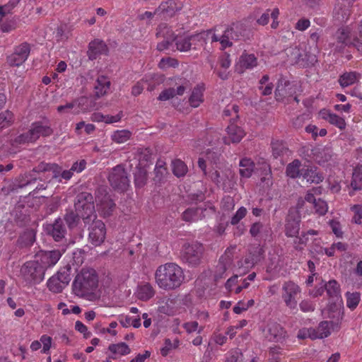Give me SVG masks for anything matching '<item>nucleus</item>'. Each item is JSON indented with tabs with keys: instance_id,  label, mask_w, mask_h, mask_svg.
Instances as JSON below:
<instances>
[{
	"instance_id": "42",
	"label": "nucleus",
	"mask_w": 362,
	"mask_h": 362,
	"mask_svg": "<svg viewBox=\"0 0 362 362\" xmlns=\"http://www.w3.org/2000/svg\"><path fill=\"white\" fill-rule=\"evenodd\" d=\"M358 76L359 74L354 71L344 73L339 76V83L343 88L348 87L357 81Z\"/></svg>"
},
{
	"instance_id": "22",
	"label": "nucleus",
	"mask_w": 362,
	"mask_h": 362,
	"mask_svg": "<svg viewBox=\"0 0 362 362\" xmlns=\"http://www.w3.org/2000/svg\"><path fill=\"white\" fill-rule=\"evenodd\" d=\"M227 134L228 136L224 138L226 144H229L230 142L238 143L245 135L244 130L233 123L227 127Z\"/></svg>"
},
{
	"instance_id": "37",
	"label": "nucleus",
	"mask_w": 362,
	"mask_h": 362,
	"mask_svg": "<svg viewBox=\"0 0 362 362\" xmlns=\"http://www.w3.org/2000/svg\"><path fill=\"white\" fill-rule=\"evenodd\" d=\"M155 295V291L149 283L139 285L137 288L138 298L146 301Z\"/></svg>"
},
{
	"instance_id": "28",
	"label": "nucleus",
	"mask_w": 362,
	"mask_h": 362,
	"mask_svg": "<svg viewBox=\"0 0 362 362\" xmlns=\"http://www.w3.org/2000/svg\"><path fill=\"white\" fill-rule=\"evenodd\" d=\"M110 87V80L105 76H100L95 81L94 86L95 95L99 98L105 95L109 90Z\"/></svg>"
},
{
	"instance_id": "20",
	"label": "nucleus",
	"mask_w": 362,
	"mask_h": 362,
	"mask_svg": "<svg viewBox=\"0 0 362 362\" xmlns=\"http://www.w3.org/2000/svg\"><path fill=\"white\" fill-rule=\"evenodd\" d=\"M300 217L296 213L288 214L285 224V234L287 237H296L300 231Z\"/></svg>"
},
{
	"instance_id": "21",
	"label": "nucleus",
	"mask_w": 362,
	"mask_h": 362,
	"mask_svg": "<svg viewBox=\"0 0 362 362\" xmlns=\"http://www.w3.org/2000/svg\"><path fill=\"white\" fill-rule=\"evenodd\" d=\"M34 141H37L41 136H48L53 133V130L48 125H44L42 122L33 123L29 129Z\"/></svg>"
},
{
	"instance_id": "53",
	"label": "nucleus",
	"mask_w": 362,
	"mask_h": 362,
	"mask_svg": "<svg viewBox=\"0 0 362 362\" xmlns=\"http://www.w3.org/2000/svg\"><path fill=\"white\" fill-rule=\"evenodd\" d=\"M317 339H323L327 337L330 334L329 323L328 321L321 322L317 328H315Z\"/></svg>"
},
{
	"instance_id": "35",
	"label": "nucleus",
	"mask_w": 362,
	"mask_h": 362,
	"mask_svg": "<svg viewBox=\"0 0 362 362\" xmlns=\"http://www.w3.org/2000/svg\"><path fill=\"white\" fill-rule=\"evenodd\" d=\"M325 289L327 291V296L332 300L337 301L341 299L340 286L337 281H329L325 284Z\"/></svg>"
},
{
	"instance_id": "39",
	"label": "nucleus",
	"mask_w": 362,
	"mask_h": 362,
	"mask_svg": "<svg viewBox=\"0 0 362 362\" xmlns=\"http://www.w3.org/2000/svg\"><path fill=\"white\" fill-rule=\"evenodd\" d=\"M351 29L349 26L341 27L337 30L335 37L338 43L341 44V47L348 45L350 41Z\"/></svg>"
},
{
	"instance_id": "6",
	"label": "nucleus",
	"mask_w": 362,
	"mask_h": 362,
	"mask_svg": "<svg viewBox=\"0 0 362 362\" xmlns=\"http://www.w3.org/2000/svg\"><path fill=\"white\" fill-rule=\"evenodd\" d=\"M111 187L119 192H125L129 187V173L122 165H117L111 169L108 175Z\"/></svg>"
},
{
	"instance_id": "19",
	"label": "nucleus",
	"mask_w": 362,
	"mask_h": 362,
	"mask_svg": "<svg viewBox=\"0 0 362 362\" xmlns=\"http://www.w3.org/2000/svg\"><path fill=\"white\" fill-rule=\"evenodd\" d=\"M107 52L108 47L103 40L95 39L89 42L87 52L89 59H96L100 55L107 54Z\"/></svg>"
},
{
	"instance_id": "8",
	"label": "nucleus",
	"mask_w": 362,
	"mask_h": 362,
	"mask_svg": "<svg viewBox=\"0 0 362 362\" xmlns=\"http://www.w3.org/2000/svg\"><path fill=\"white\" fill-rule=\"evenodd\" d=\"M30 52V45L28 42H23L16 47L13 52L7 57V63L11 66H19L27 60Z\"/></svg>"
},
{
	"instance_id": "55",
	"label": "nucleus",
	"mask_w": 362,
	"mask_h": 362,
	"mask_svg": "<svg viewBox=\"0 0 362 362\" xmlns=\"http://www.w3.org/2000/svg\"><path fill=\"white\" fill-rule=\"evenodd\" d=\"M344 313L338 310L336 317L334 316H329L330 318H334L332 320L328 321L329 323L330 332H337L341 328V320L343 319Z\"/></svg>"
},
{
	"instance_id": "13",
	"label": "nucleus",
	"mask_w": 362,
	"mask_h": 362,
	"mask_svg": "<svg viewBox=\"0 0 362 362\" xmlns=\"http://www.w3.org/2000/svg\"><path fill=\"white\" fill-rule=\"evenodd\" d=\"M182 8V2L178 0H167L160 3L155 10V13L164 18H171Z\"/></svg>"
},
{
	"instance_id": "41",
	"label": "nucleus",
	"mask_w": 362,
	"mask_h": 362,
	"mask_svg": "<svg viewBox=\"0 0 362 362\" xmlns=\"http://www.w3.org/2000/svg\"><path fill=\"white\" fill-rule=\"evenodd\" d=\"M204 210L199 207L189 208L182 213V219L185 221H196L201 218Z\"/></svg>"
},
{
	"instance_id": "15",
	"label": "nucleus",
	"mask_w": 362,
	"mask_h": 362,
	"mask_svg": "<svg viewBox=\"0 0 362 362\" xmlns=\"http://www.w3.org/2000/svg\"><path fill=\"white\" fill-rule=\"evenodd\" d=\"M45 230L56 242L62 241L66 234V228L64 224L63 219L60 217L55 219L53 223L47 224L45 226Z\"/></svg>"
},
{
	"instance_id": "3",
	"label": "nucleus",
	"mask_w": 362,
	"mask_h": 362,
	"mask_svg": "<svg viewBox=\"0 0 362 362\" xmlns=\"http://www.w3.org/2000/svg\"><path fill=\"white\" fill-rule=\"evenodd\" d=\"M74 209L80 211L85 224H89L97 218L93 195L87 192L77 194L74 201Z\"/></svg>"
},
{
	"instance_id": "63",
	"label": "nucleus",
	"mask_w": 362,
	"mask_h": 362,
	"mask_svg": "<svg viewBox=\"0 0 362 362\" xmlns=\"http://www.w3.org/2000/svg\"><path fill=\"white\" fill-rule=\"evenodd\" d=\"M247 214L246 208L241 206L238 209L236 213L232 216L230 223L232 225L238 224L241 219H243Z\"/></svg>"
},
{
	"instance_id": "4",
	"label": "nucleus",
	"mask_w": 362,
	"mask_h": 362,
	"mask_svg": "<svg viewBox=\"0 0 362 362\" xmlns=\"http://www.w3.org/2000/svg\"><path fill=\"white\" fill-rule=\"evenodd\" d=\"M43 267L35 259L24 263L20 270V275L26 284L32 286L40 284L45 278Z\"/></svg>"
},
{
	"instance_id": "61",
	"label": "nucleus",
	"mask_w": 362,
	"mask_h": 362,
	"mask_svg": "<svg viewBox=\"0 0 362 362\" xmlns=\"http://www.w3.org/2000/svg\"><path fill=\"white\" fill-rule=\"evenodd\" d=\"M165 162L161 160H158L156 163L154 172L156 174V178L159 181L161 180L164 175L167 173V168L165 167Z\"/></svg>"
},
{
	"instance_id": "2",
	"label": "nucleus",
	"mask_w": 362,
	"mask_h": 362,
	"mask_svg": "<svg viewBox=\"0 0 362 362\" xmlns=\"http://www.w3.org/2000/svg\"><path fill=\"white\" fill-rule=\"evenodd\" d=\"M98 276L93 269H82L72 284V291L78 297L90 300L98 287Z\"/></svg>"
},
{
	"instance_id": "52",
	"label": "nucleus",
	"mask_w": 362,
	"mask_h": 362,
	"mask_svg": "<svg viewBox=\"0 0 362 362\" xmlns=\"http://www.w3.org/2000/svg\"><path fill=\"white\" fill-rule=\"evenodd\" d=\"M108 349L112 354H119L123 356L129 354L131 351L129 346L124 342L112 344L109 346Z\"/></svg>"
},
{
	"instance_id": "47",
	"label": "nucleus",
	"mask_w": 362,
	"mask_h": 362,
	"mask_svg": "<svg viewBox=\"0 0 362 362\" xmlns=\"http://www.w3.org/2000/svg\"><path fill=\"white\" fill-rule=\"evenodd\" d=\"M271 146L272 149V155L275 158L283 156L288 151V148L281 141H273L271 144Z\"/></svg>"
},
{
	"instance_id": "43",
	"label": "nucleus",
	"mask_w": 362,
	"mask_h": 362,
	"mask_svg": "<svg viewBox=\"0 0 362 362\" xmlns=\"http://www.w3.org/2000/svg\"><path fill=\"white\" fill-rule=\"evenodd\" d=\"M172 170L176 177H181L187 174L188 168L182 160L177 159L172 162Z\"/></svg>"
},
{
	"instance_id": "1",
	"label": "nucleus",
	"mask_w": 362,
	"mask_h": 362,
	"mask_svg": "<svg viewBox=\"0 0 362 362\" xmlns=\"http://www.w3.org/2000/svg\"><path fill=\"white\" fill-rule=\"evenodd\" d=\"M156 282L159 288L170 291L179 288L185 279L182 269L175 263L159 266L155 272Z\"/></svg>"
},
{
	"instance_id": "33",
	"label": "nucleus",
	"mask_w": 362,
	"mask_h": 362,
	"mask_svg": "<svg viewBox=\"0 0 362 362\" xmlns=\"http://www.w3.org/2000/svg\"><path fill=\"white\" fill-rule=\"evenodd\" d=\"M204 88L202 85L196 86L192 92V94L189 98V105L192 107H197L203 102V92Z\"/></svg>"
},
{
	"instance_id": "12",
	"label": "nucleus",
	"mask_w": 362,
	"mask_h": 362,
	"mask_svg": "<svg viewBox=\"0 0 362 362\" xmlns=\"http://www.w3.org/2000/svg\"><path fill=\"white\" fill-rule=\"evenodd\" d=\"M264 337L269 341L281 343L286 337V331L279 323H268L264 330Z\"/></svg>"
},
{
	"instance_id": "29",
	"label": "nucleus",
	"mask_w": 362,
	"mask_h": 362,
	"mask_svg": "<svg viewBox=\"0 0 362 362\" xmlns=\"http://www.w3.org/2000/svg\"><path fill=\"white\" fill-rule=\"evenodd\" d=\"M320 115L322 119L328 121L330 124L336 126L341 130L344 129L346 127V122L344 118L339 115L331 113L328 110H323L320 111Z\"/></svg>"
},
{
	"instance_id": "64",
	"label": "nucleus",
	"mask_w": 362,
	"mask_h": 362,
	"mask_svg": "<svg viewBox=\"0 0 362 362\" xmlns=\"http://www.w3.org/2000/svg\"><path fill=\"white\" fill-rule=\"evenodd\" d=\"M175 96V89L169 88L163 90L159 95L158 99L161 101L170 100Z\"/></svg>"
},
{
	"instance_id": "17",
	"label": "nucleus",
	"mask_w": 362,
	"mask_h": 362,
	"mask_svg": "<svg viewBox=\"0 0 362 362\" xmlns=\"http://www.w3.org/2000/svg\"><path fill=\"white\" fill-rule=\"evenodd\" d=\"M295 85L286 80L284 77H281L277 83L276 88L275 90V95L279 99H281L286 97H291L296 93Z\"/></svg>"
},
{
	"instance_id": "23",
	"label": "nucleus",
	"mask_w": 362,
	"mask_h": 362,
	"mask_svg": "<svg viewBox=\"0 0 362 362\" xmlns=\"http://www.w3.org/2000/svg\"><path fill=\"white\" fill-rule=\"evenodd\" d=\"M46 172H52L51 178L57 177L60 173L59 167L54 163H40L37 166L35 167L30 173H38V176H41L42 180L45 178L44 173Z\"/></svg>"
},
{
	"instance_id": "46",
	"label": "nucleus",
	"mask_w": 362,
	"mask_h": 362,
	"mask_svg": "<svg viewBox=\"0 0 362 362\" xmlns=\"http://www.w3.org/2000/svg\"><path fill=\"white\" fill-rule=\"evenodd\" d=\"M346 306L354 310L358 306L360 300H361V294L358 292H346Z\"/></svg>"
},
{
	"instance_id": "60",
	"label": "nucleus",
	"mask_w": 362,
	"mask_h": 362,
	"mask_svg": "<svg viewBox=\"0 0 362 362\" xmlns=\"http://www.w3.org/2000/svg\"><path fill=\"white\" fill-rule=\"evenodd\" d=\"M1 192L5 196H8L11 193H15L18 191L17 189L15 181H7L5 182V185L1 187Z\"/></svg>"
},
{
	"instance_id": "58",
	"label": "nucleus",
	"mask_w": 362,
	"mask_h": 362,
	"mask_svg": "<svg viewBox=\"0 0 362 362\" xmlns=\"http://www.w3.org/2000/svg\"><path fill=\"white\" fill-rule=\"evenodd\" d=\"M205 33H199L194 35H189L190 43L193 49H197V46L203 45L205 42Z\"/></svg>"
},
{
	"instance_id": "51",
	"label": "nucleus",
	"mask_w": 362,
	"mask_h": 362,
	"mask_svg": "<svg viewBox=\"0 0 362 362\" xmlns=\"http://www.w3.org/2000/svg\"><path fill=\"white\" fill-rule=\"evenodd\" d=\"M175 41L177 49L180 52H187L192 48L189 35L180 37L176 36Z\"/></svg>"
},
{
	"instance_id": "54",
	"label": "nucleus",
	"mask_w": 362,
	"mask_h": 362,
	"mask_svg": "<svg viewBox=\"0 0 362 362\" xmlns=\"http://www.w3.org/2000/svg\"><path fill=\"white\" fill-rule=\"evenodd\" d=\"M30 142H35L29 130L27 132L23 133L14 139H11V144L12 146L22 145Z\"/></svg>"
},
{
	"instance_id": "30",
	"label": "nucleus",
	"mask_w": 362,
	"mask_h": 362,
	"mask_svg": "<svg viewBox=\"0 0 362 362\" xmlns=\"http://www.w3.org/2000/svg\"><path fill=\"white\" fill-rule=\"evenodd\" d=\"M35 236L34 229H27L18 237L17 245L21 248L30 247L35 241Z\"/></svg>"
},
{
	"instance_id": "45",
	"label": "nucleus",
	"mask_w": 362,
	"mask_h": 362,
	"mask_svg": "<svg viewBox=\"0 0 362 362\" xmlns=\"http://www.w3.org/2000/svg\"><path fill=\"white\" fill-rule=\"evenodd\" d=\"M264 250L260 245H257L253 248V251L250 252L251 257H247L245 259L246 264H257L261 260L262 255L264 253Z\"/></svg>"
},
{
	"instance_id": "34",
	"label": "nucleus",
	"mask_w": 362,
	"mask_h": 362,
	"mask_svg": "<svg viewBox=\"0 0 362 362\" xmlns=\"http://www.w3.org/2000/svg\"><path fill=\"white\" fill-rule=\"evenodd\" d=\"M239 165L241 177H250L255 169L254 162L250 158H244L240 160Z\"/></svg>"
},
{
	"instance_id": "9",
	"label": "nucleus",
	"mask_w": 362,
	"mask_h": 362,
	"mask_svg": "<svg viewBox=\"0 0 362 362\" xmlns=\"http://www.w3.org/2000/svg\"><path fill=\"white\" fill-rule=\"evenodd\" d=\"M157 37L162 38L163 40L158 43L157 49L165 51L170 49L173 42L176 39V35L170 27L166 24H160L157 28Z\"/></svg>"
},
{
	"instance_id": "48",
	"label": "nucleus",
	"mask_w": 362,
	"mask_h": 362,
	"mask_svg": "<svg viewBox=\"0 0 362 362\" xmlns=\"http://www.w3.org/2000/svg\"><path fill=\"white\" fill-rule=\"evenodd\" d=\"M132 136V133L126 129L117 130L113 132L111 136L112 141L117 144H122L128 141Z\"/></svg>"
},
{
	"instance_id": "50",
	"label": "nucleus",
	"mask_w": 362,
	"mask_h": 362,
	"mask_svg": "<svg viewBox=\"0 0 362 362\" xmlns=\"http://www.w3.org/2000/svg\"><path fill=\"white\" fill-rule=\"evenodd\" d=\"M71 267L69 266L62 268L54 276H57L63 286H66L71 281Z\"/></svg>"
},
{
	"instance_id": "24",
	"label": "nucleus",
	"mask_w": 362,
	"mask_h": 362,
	"mask_svg": "<svg viewBox=\"0 0 362 362\" xmlns=\"http://www.w3.org/2000/svg\"><path fill=\"white\" fill-rule=\"evenodd\" d=\"M67 225L69 230H74L78 227L82 219L81 214L80 211H76L75 209H66L62 218Z\"/></svg>"
},
{
	"instance_id": "49",
	"label": "nucleus",
	"mask_w": 362,
	"mask_h": 362,
	"mask_svg": "<svg viewBox=\"0 0 362 362\" xmlns=\"http://www.w3.org/2000/svg\"><path fill=\"white\" fill-rule=\"evenodd\" d=\"M48 289L55 293H59L62 292L63 289L66 287L62 285V283L59 281L57 276H52L49 279L47 283Z\"/></svg>"
},
{
	"instance_id": "27",
	"label": "nucleus",
	"mask_w": 362,
	"mask_h": 362,
	"mask_svg": "<svg viewBox=\"0 0 362 362\" xmlns=\"http://www.w3.org/2000/svg\"><path fill=\"white\" fill-rule=\"evenodd\" d=\"M238 70L243 73L245 69H252L257 65V59L253 54H243L239 60Z\"/></svg>"
},
{
	"instance_id": "59",
	"label": "nucleus",
	"mask_w": 362,
	"mask_h": 362,
	"mask_svg": "<svg viewBox=\"0 0 362 362\" xmlns=\"http://www.w3.org/2000/svg\"><path fill=\"white\" fill-rule=\"evenodd\" d=\"M313 206L315 210V213L320 216L325 215L328 209L327 202L321 199H317Z\"/></svg>"
},
{
	"instance_id": "18",
	"label": "nucleus",
	"mask_w": 362,
	"mask_h": 362,
	"mask_svg": "<svg viewBox=\"0 0 362 362\" xmlns=\"http://www.w3.org/2000/svg\"><path fill=\"white\" fill-rule=\"evenodd\" d=\"M209 177L211 181L217 186L225 189L230 186V180L233 178V173L230 169H226L221 172L215 170L209 175Z\"/></svg>"
},
{
	"instance_id": "16",
	"label": "nucleus",
	"mask_w": 362,
	"mask_h": 362,
	"mask_svg": "<svg viewBox=\"0 0 362 362\" xmlns=\"http://www.w3.org/2000/svg\"><path fill=\"white\" fill-rule=\"evenodd\" d=\"M351 9L349 5H346L343 0H337L334 5L332 16L336 24L346 23L351 16Z\"/></svg>"
},
{
	"instance_id": "40",
	"label": "nucleus",
	"mask_w": 362,
	"mask_h": 362,
	"mask_svg": "<svg viewBox=\"0 0 362 362\" xmlns=\"http://www.w3.org/2000/svg\"><path fill=\"white\" fill-rule=\"evenodd\" d=\"M148 180V172L144 167H138L134 172V184L136 187H143Z\"/></svg>"
},
{
	"instance_id": "25",
	"label": "nucleus",
	"mask_w": 362,
	"mask_h": 362,
	"mask_svg": "<svg viewBox=\"0 0 362 362\" xmlns=\"http://www.w3.org/2000/svg\"><path fill=\"white\" fill-rule=\"evenodd\" d=\"M37 180H42V177L41 176H37V175L29 172L21 174L14 179V181L17 189H20L35 183Z\"/></svg>"
},
{
	"instance_id": "44",
	"label": "nucleus",
	"mask_w": 362,
	"mask_h": 362,
	"mask_svg": "<svg viewBox=\"0 0 362 362\" xmlns=\"http://www.w3.org/2000/svg\"><path fill=\"white\" fill-rule=\"evenodd\" d=\"M354 191L362 189V170L360 168H354L350 184Z\"/></svg>"
},
{
	"instance_id": "14",
	"label": "nucleus",
	"mask_w": 362,
	"mask_h": 362,
	"mask_svg": "<svg viewBox=\"0 0 362 362\" xmlns=\"http://www.w3.org/2000/svg\"><path fill=\"white\" fill-rule=\"evenodd\" d=\"M62 257V252L58 250L42 251L35 256V259L43 267L45 271L54 266Z\"/></svg>"
},
{
	"instance_id": "32",
	"label": "nucleus",
	"mask_w": 362,
	"mask_h": 362,
	"mask_svg": "<svg viewBox=\"0 0 362 362\" xmlns=\"http://www.w3.org/2000/svg\"><path fill=\"white\" fill-rule=\"evenodd\" d=\"M303 167L301 162L296 159L286 166V175L291 178L296 179L302 177Z\"/></svg>"
},
{
	"instance_id": "11",
	"label": "nucleus",
	"mask_w": 362,
	"mask_h": 362,
	"mask_svg": "<svg viewBox=\"0 0 362 362\" xmlns=\"http://www.w3.org/2000/svg\"><path fill=\"white\" fill-rule=\"evenodd\" d=\"M93 222L90 227L88 235L89 241L95 246L100 245L105 239L106 228L105 223L100 220L91 221Z\"/></svg>"
},
{
	"instance_id": "56",
	"label": "nucleus",
	"mask_w": 362,
	"mask_h": 362,
	"mask_svg": "<svg viewBox=\"0 0 362 362\" xmlns=\"http://www.w3.org/2000/svg\"><path fill=\"white\" fill-rule=\"evenodd\" d=\"M316 332L315 331V328L310 327V328H302L299 329L297 337L300 339H305L307 338H310L311 339H317V337L316 335Z\"/></svg>"
},
{
	"instance_id": "26",
	"label": "nucleus",
	"mask_w": 362,
	"mask_h": 362,
	"mask_svg": "<svg viewBox=\"0 0 362 362\" xmlns=\"http://www.w3.org/2000/svg\"><path fill=\"white\" fill-rule=\"evenodd\" d=\"M230 250L228 249L224 255L221 256L219 259L218 265L214 275V280L218 281L219 279L223 277V274L226 272L228 267H229L232 262V257L229 255Z\"/></svg>"
},
{
	"instance_id": "57",
	"label": "nucleus",
	"mask_w": 362,
	"mask_h": 362,
	"mask_svg": "<svg viewBox=\"0 0 362 362\" xmlns=\"http://www.w3.org/2000/svg\"><path fill=\"white\" fill-rule=\"evenodd\" d=\"M13 113L6 110L0 114V128L3 129L10 126L13 122Z\"/></svg>"
},
{
	"instance_id": "36",
	"label": "nucleus",
	"mask_w": 362,
	"mask_h": 362,
	"mask_svg": "<svg viewBox=\"0 0 362 362\" xmlns=\"http://www.w3.org/2000/svg\"><path fill=\"white\" fill-rule=\"evenodd\" d=\"M115 206L114 202L109 197L105 196L100 202L99 210L104 217H108L112 214Z\"/></svg>"
},
{
	"instance_id": "7",
	"label": "nucleus",
	"mask_w": 362,
	"mask_h": 362,
	"mask_svg": "<svg viewBox=\"0 0 362 362\" xmlns=\"http://www.w3.org/2000/svg\"><path fill=\"white\" fill-rule=\"evenodd\" d=\"M250 30L241 22L233 23L225 31L224 37L228 40H246L250 38Z\"/></svg>"
},
{
	"instance_id": "10",
	"label": "nucleus",
	"mask_w": 362,
	"mask_h": 362,
	"mask_svg": "<svg viewBox=\"0 0 362 362\" xmlns=\"http://www.w3.org/2000/svg\"><path fill=\"white\" fill-rule=\"evenodd\" d=\"M282 298L287 307L295 309L297 306L296 296L300 293V287L293 281L285 282L282 287Z\"/></svg>"
},
{
	"instance_id": "5",
	"label": "nucleus",
	"mask_w": 362,
	"mask_h": 362,
	"mask_svg": "<svg viewBox=\"0 0 362 362\" xmlns=\"http://www.w3.org/2000/svg\"><path fill=\"white\" fill-rule=\"evenodd\" d=\"M204 247L202 244L193 242L183 245L181 252L182 261L189 267H194L200 264Z\"/></svg>"
},
{
	"instance_id": "31",
	"label": "nucleus",
	"mask_w": 362,
	"mask_h": 362,
	"mask_svg": "<svg viewBox=\"0 0 362 362\" xmlns=\"http://www.w3.org/2000/svg\"><path fill=\"white\" fill-rule=\"evenodd\" d=\"M302 177L310 183L318 184L324 180L322 174L318 173L316 168L305 165L303 167Z\"/></svg>"
},
{
	"instance_id": "38",
	"label": "nucleus",
	"mask_w": 362,
	"mask_h": 362,
	"mask_svg": "<svg viewBox=\"0 0 362 362\" xmlns=\"http://www.w3.org/2000/svg\"><path fill=\"white\" fill-rule=\"evenodd\" d=\"M315 160L320 164L329 161L332 156V150L330 147L325 146L315 149Z\"/></svg>"
},
{
	"instance_id": "62",
	"label": "nucleus",
	"mask_w": 362,
	"mask_h": 362,
	"mask_svg": "<svg viewBox=\"0 0 362 362\" xmlns=\"http://www.w3.org/2000/svg\"><path fill=\"white\" fill-rule=\"evenodd\" d=\"M56 38L57 41H64L69 38V32L66 25H61L57 28Z\"/></svg>"
}]
</instances>
